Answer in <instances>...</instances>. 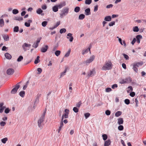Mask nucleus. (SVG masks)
<instances>
[{
	"mask_svg": "<svg viewBox=\"0 0 146 146\" xmlns=\"http://www.w3.org/2000/svg\"><path fill=\"white\" fill-rule=\"evenodd\" d=\"M117 120V123L119 125H120L123 123V120L122 118H119Z\"/></svg>",
	"mask_w": 146,
	"mask_h": 146,
	"instance_id": "nucleus-14",
	"label": "nucleus"
},
{
	"mask_svg": "<svg viewBox=\"0 0 146 146\" xmlns=\"http://www.w3.org/2000/svg\"><path fill=\"white\" fill-rule=\"evenodd\" d=\"M90 114L89 113H84V115L86 119H87L90 116Z\"/></svg>",
	"mask_w": 146,
	"mask_h": 146,
	"instance_id": "nucleus-44",
	"label": "nucleus"
},
{
	"mask_svg": "<svg viewBox=\"0 0 146 146\" xmlns=\"http://www.w3.org/2000/svg\"><path fill=\"white\" fill-rule=\"evenodd\" d=\"M126 83H129L132 81L131 78L130 77H127L124 79Z\"/></svg>",
	"mask_w": 146,
	"mask_h": 146,
	"instance_id": "nucleus-20",
	"label": "nucleus"
},
{
	"mask_svg": "<svg viewBox=\"0 0 146 146\" xmlns=\"http://www.w3.org/2000/svg\"><path fill=\"white\" fill-rule=\"evenodd\" d=\"M113 67L112 64L110 61H106L102 68V70H111Z\"/></svg>",
	"mask_w": 146,
	"mask_h": 146,
	"instance_id": "nucleus-1",
	"label": "nucleus"
},
{
	"mask_svg": "<svg viewBox=\"0 0 146 146\" xmlns=\"http://www.w3.org/2000/svg\"><path fill=\"white\" fill-rule=\"evenodd\" d=\"M12 13L13 14L16 15L19 13V11L17 9H14L13 10Z\"/></svg>",
	"mask_w": 146,
	"mask_h": 146,
	"instance_id": "nucleus-36",
	"label": "nucleus"
},
{
	"mask_svg": "<svg viewBox=\"0 0 146 146\" xmlns=\"http://www.w3.org/2000/svg\"><path fill=\"white\" fill-rule=\"evenodd\" d=\"M129 95L133 97L135 95V93L134 92H132L130 93Z\"/></svg>",
	"mask_w": 146,
	"mask_h": 146,
	"instance_id": "nucleus-60",
	"label": "nucleus"
},
{
	"mask_svg": "<svg viewBox=\"0 0 146 146\" xmlns=\"http://www.w3.org/2000/svg\"><path fill=\"white\" fill-rule=\"evenodd\" d=\"M95 58V56L94 55L92 56L89 59L84 61L83 62V64H86V65H88V64L92 62L94 60Z\"/></svg>",
	"mask_w": 146,
	"mask_h": 146,
	"instance_id": "nucleus-3",
	"label": "nucleus"
},
{
	"mask_svg": "<svg viewBox=\"0 0 146 146\" xmlns=\"http://www.w3.org/2000/svg\"><path fill=\"white\" fill-rule=\"evenodd\" d=\"M70 51H71L69 49L68 50V52H66V54H65V55L64 57H68L70 55Z\"/></svg>",
	"mask_w": 146,
	"mask_h": 146,
	"instance_id": "nucleus-43",
	"label": "nucleus"
},
{
	"mask_svg": "<svg viewBox=\"0 0 146 146\" xmlns=\"http://www.w3.org/2000/svg\"><path fill=\"white\" fill-rule=\"evenodd\" d=\"M2 36L4 40L5 41H7L9 40V37L8 35L5 34L3 35Z\"/></svg>",
	"mask_w": 146,
	"mask_h": 146,
	"instance_id": "nucleus-16",
	"label": "nucleus"
},
{
	"mask_svg": "<svg viewBox=\"0 0 146 146\" xmlns=\"http://www.w3.org/2000/svg\"><path fill=\"white\" fill-rule=\"evenodd\" d=\"M61 52L60 50H56L55 52V54L56 56H58L60 54Z\"/></svg>",
	"mask_w": 146,
	"mask_h": 146,
	"instance_id": "nucleus-37",
	"label": "nucleus"
},
{
	"mask_svg": "<svg viewBox=\"0 0 146 146\" xmlns=\"http://www.w3.org/2000/svg\"><path fill=\"white\" fill-rule=\"evenodd\" d=\"M10 111V110H9V108H7L5 109V112L6 113H8Z\"/></svg>",
	"mask_w": 146,
	"mask_h": 146,
	"instance_id": "nucleus-61",
	"label": "nucleus"
},
{
	"mask_svg": "<svg viewBox=\"0 0 146 146\" xmlns=\"http://www.w3.org/2000/svg\"><path fill=\"white\" fill-rule=\"evenodd\" d=\"M6 108V107L5 106H3V107H2L0 108V113H1L3 112L4 109Z\"/></svg>",
	"mask_w": 146,
	"mask_h": 146,
	"instance_id": "nucleus-59",
	"label": "nucleus"
},
{
	"mask_svg": "<svg viewBox=\"0 0 146 146\" xmlns=\"http://www.w3.org/2000/svg\"><path fill=\"white\" fill-rule=\"evenodd\" d=\"M28 22H26L25 23V25L26 27H29L30 26V23H31L32 22V21L31 20L29 19L28 20Z\"/></svg>",
	"mask_w": 146,
	"mask_h": 146,
	"instance_id": "nucleus-13",
	"label": "nucleus"
},
{
	"mask_svg": "<svg viewBox=\"0 0 146 146\" xmlns=\"http://www.w3.org/2000/svg\"><path fill=\"white\" fill-rule=\"evenodd\" d=\"M19 95L21 97L23 98L25 95V92L24 91H21L19 93Z\"/></svg>",
	"mask_w": 146,
	"mask_h": 146,
	"instance_id": "nucleus-26",
	"label": "nucleus"
},
{
	"mask_svg": "<svg viewBox=\"0 0 146 146\" xmlns=\"http://www.w3.org/2000/svg\"><path fill=\"white\" fill-rule=\"evenodd\" d=\"M48 48V46L47 45H46L44 47H42L41 48V52L44 53L45 52L47 51Z\"/></svg>",
	"mask_w": 146,
	"mask_h": 146,
	"instance_id": "nucleus-10",
	"label": "nucleus"
},
{
	"mask_svg": "<svg viewBox=\"0 0 146 146\" xmlns=\"http://www.w3.org/2000/svg\"><path fill=\"white\" fill-rule=\"evenodd\" d=\"M31 45L30 44H27L26 43H24L22 45V48L24 51H26L27 50H29L28 47H30Z\"/></svg>",
	"mask_w": 146,
	"mask_h": 146,
	"instance_id": "nucleus-5",
	"label": "nucleus"
},
{
	"mask_svg": "<svg viewBox=\"0 0 146 146\" xmlns=\"http://www.w3.org/2000/svg\"><path fill=\"white\" fill-rule=\"evenodd\" d=\"M104 20L106 21H110L111 20V17L110 16H107L105 17Z\"/></svg>",
	"mask_w": 146,
	"mask_h": 146,
	"instance_id": "nucleus-19",
	"label": "nucleus"
},
{
	"mask_svg": "<svg viewBox=\"0 0 146 146\" xmlns=\"http://www.w3.org/2000/svg\"><path fill=\"white\" fill-rule=\"evenodd\" d=\"M5 57L8 59H10L12 57L11 55L9 53H7L5 54Z\"/></svg>",
	"mask_w": 146,
	"mask_h": 146,
	"instance_id": "nucleus-23",
	"label": "nucleus"
},
{
	"mask_svg": "<svg viewBox=\"0 0 146 146\" xmlns=\"http://www.w3.org/2000/svg\"><path fill=\"white\" fill-rule=\"evenodd\" d=\"M139 31L138 27L137 26H135L133 27V31L134 32H137Z\"/></svg>",
	"mask_w": 146,
	"mask_h": 146,
	"instance_id": "nucleus-33",
	"label": "nucleus"
},
{
	"mask_svg": "<svg viewBox=\"0 0 146 146\" xmlns=\"http://www.w3.org/2000/svg\"><path fill=\"white\" fill-rule=\"evenodd\" d=\"M142 38V36L140 35H137L136 36V38H137V42L139 43L140 42V39H141Z\"/></svg>",
	"mask_w": 146,
	"mask_h": 146,
	"instance_id": "nucleus-17",
	"label": "nucleus"
},
{
	"mask_svg": "<svg viewBox=\"0 0 146 146\" xmlns=\"http://www.w3.org/2000/svg\"><path fill=\"white\" fill-rule=\"evenodd\" d=\"M69 8L68 7L63 8L61 11L60 13V17L62 18L63 17L66 15L68 13Z\"/></svg>",
	"mask_w": 146,
	"mask_h": 146,
	"instance_id": "nucleus-2",
	"label": "nucleus"
},
{
	"mask_svg": "<svg viewBox=\"0 0 146 146\" xmlns=\"http://www.w3.org/2000/svg\"><path fill=\"white\" fill-rule=\"evenodd\" d=\"M112 90V89L110 88H107L106 89V92H108Z\"/></svg>",
	"mask_w": 146,
	"mask_h": 146,
	"instance_id": "nucleus-55",
	"label": "nucleus"
},
{
	"mask_svg": "<svg viewBox=\"0 0 146 146\" xmlns=\"http://www.w3.org/2000/svg\"><path fill=\"white\" fill-rule=\"evenodd\" d=\"M102 137H103V140L105 141L108 138L107 135L106 134L102 135Z\"/></svg>",
	"mask_w": 146,
	"mask_h": 146,
	"instance_id": "nucleus-45",
	"label": "nucleus"
},
{
	"mask_svg": "<svg viewBox=\"0 0 146 146\" xmlns=\"http://www.w3.org/2000/svg\"><path fill=\"white\" fill-rule=\"evenodd\" d=\"M66 31V30L64 28L62 29H60V33L61 34H62L64 33H65Z\"/></svg>",
	"mask_w": 146,
	"mask_h": 146,
	"instance_id": "nucleus-38",
	"label": "nucleus"
},
{
	"mask_svg": "<svg viewBox=\"0 0 146 146\" xmlns=\"http://www.w3.org/2000/svg\"><path fill=\"white\" fill-rule=\"evenodd\" d=\"M92 0H86L85 1V3L87 5H90L92 3Z\"/></svg>",
	"mask_w": 146,
	"mask_h": 146,
	"instance_id": "nucleus-39",
	"label": "nucleus"
},
{
	"mask_svg": "<svg viewBox=\"0 0 146 146\" xmlns=\"http://www.w3.org/2000/svg\"><path fill=\"white\" fill-rule=\"evenodd\" d=\"M4 25V21L3 19L0 20V27H3Z\"/></svg>",
	"mask_w": 146,
	"mask_h": 146,
	"instance_id": "nucleus-31",
	"label": "nucleus"
},
{
	"mask_svg": "<svg viewBox=\"0 0 146 146\" xmlns=\"http://www.w3.org/2000/svg\"><path fill=\"white\" fill-rule=\"evenodd\" d=\"M113 5L112 4H110L107 5L106 7V8L107 9L113 7Z\"/></svg>",
	"mask_w": 146,
	"mask_h": 146,
	"instance_id": "nucleus-62",
	"label": "nucleus"
},
{
	"mask_svg": "<svg viewBox=\"0 0 146 146\" xmlns=\"http://www.w3.org/2000/svg\"><path fill=\"white\" fill-rule=\"evenodd\" d=\"M135 107H137L138 106V101L137 98H136L135 99Z\"/></svg>",
	"mask_w": 146,
	"mask_h": 146,
	"instance_id": "nucleus-54",
	"label": "nucleus"
},
{
	"mask_svg": "<svg viewBox=\"0 0 146 146\" xmlns=\"http://www.w3.org/2000/svg\"><path fill=\"white\" fill-rule=\"evenodd\" d=\"M47 22L46 21H44L42 23V25L44 27H45L47 24Z\"/></svg>",
	"mask_w": 146,
	"mask_h": 146,
	"instance_id": "nucleus-50",
	"label": "nucleus"
},
{
	"mask_svg": "<svg viewBox=\"0 0 146 146\" xmlns=\"http://www.w3.org/2000/svg\"><path fill=\"white\" fill-rule=\"evenodd\" d=\"M106 114L107 115H109L110 114V111L109 110H107L105 112Z\"/></svg>",
	"mask_w": 146,
	"mask_h": 146,
	"instance_id": "nucleus-58",
	"label": "nucleus"
},
{
	"mask_svg": "<svg viewBox=\"0 0 146 146\" xmlns=\"http://www.w3.org/2000/svg\"><path fill=\"white\" fill-rule=\"evenodd\" d=\"M19 31V27L18 26H15L13 28V32H17Z\"/></svg>",
	"mask_w": 146,
	"mask_h": 146,
	"instance_id": "nucleus-30",
	"label": "nucleus"
},
{
	"mask_svg": "<svg viewBox=\"0 0 146 146\" xmlns=\"http://www.w3.org/2000/svg\"><path fill=\"white\" fill-rule=\"evenodd\" d=\"M85 14L86 15H88L91 14L90 10V8H88L86 9L85 10Z\"/></svg>",
	"mask_w": 146,
	"mask_h": 146,
	"instance_id": "nucleus-15",
	"label": "nucleus"
},
{
	"mask_svg": "<svg viewBox=\"0 0 146 146\" xmlns=\"http://www.w3.org/2000/svg\"><path fill=\"white\" fill-rule=\"evenodd\" d=\"M23 59V57L22 56H20L17 59V61L19 62L21 61Z\"/></svg>",
	"mask_w": 146,
	"mask_h": 146,
	"instance_id": "nucleus-40",
	"label": "nucleus"
},
{
	"mask_svg": "<svg viewBox=\"0 0 146 146\" xmlns=\"http://www.w3.org/2000/svg\"><path fill=\"white\" fill-rule=\"evenodd\" d=\"M96 73V72L94 70H91L90 72L88 73L87 75L88 78H89L90 77H92L94 76V74Z\"/></svg>",
	"mask_w": 146,
	"mask_h": 146,
	"instance_id": "nucleus-6",
	"label": "nucleus"
},
{
	"mask_svg": "<svg viewBox=\"0 0 146 146\" xmlns=\"http://www.w3.org/2000/svg\"><path fill=\"white\" fill-rule=\"evenodd\" d=\"M80 7H75L74 9V11L76 13L80 11Z\"/></svg>",
	"mask_w": 146,
	"mask_h": 146,
	"instance_id": "nucleus-32",
	"label": "nucleus"
},
{
	"mask_svg": "<svg viewBox=\"0 0 146 146\" xmlns=\"http://www.w3.org/2000/svg\"><path fill=\"white\" fill-rule=\"evenodd\" d=\"M124 102L126 104L128 105L130 103V100L128 99H126L124 100Z\"/></svg>",
	"mask_w": 146,
	"mask_h": 146,
	"instance_id": "nucleus-46",
	"label": "nucleus"
},
{
	"mask_svg": "<svg viewBox=\"0 0 146 146\" xmlns=\"http://www.w3.org/2000/svg\"><path fill=\"white\" fill-rule=\"evenodd\" d=\"M142 64L143 63L141 62L135 63L133 64L134 66H136L137 67H139V66H142Z\"/></svg>",
	"mask_w": 146,
	"mask_h": 146,
	"instance_id": "nucleus-22",
	"label": "nucleus"
},
{
	"mask_svg": "<svg viewBox=\"0 0 146 146\" xmlns=\"http://www.w3.org/2000/svg\"><path fill=\"white\" fill-rule=\"evenodd\" d=\"M44 119L40 117L38 121V127L41 129L42 128V125H41V123L44 121Z\"/></svg>",
	"mask_w": 146,
	"mask_h": 146,
	"instance_id": "nucleus-7",
	"label": "nucleus"
},
{
	"mask_svg": "<svg viewBox=\"0 0 146 146\" xmlns=\"http://www.w3.org/2000/svg\"><path fill=\"white\" fill-rule=\"evenodd\" d=\"M46 109L44 111L42 115L41 116V117H40L44 119L45 114L46 113Z\"/></svg>",
	"mask_w": 146,
	"mask_h": 146,
	"instance_id": "nucleus-48",
	"label": "nucleus"
},
{
	"mask_svg": "<svg viewBox=\"0 0 146 146\" xmlns=\"http://www.w3.org/2000/svg\"><path fill=\"white\" fill-rule=\"evenodd\" d=\"M122 55H123L124 57L125 58V59L126 60H128L129 59V57L127 55L124 53L122 54Z\"/></svg>",
	"mask_w": 146,
	"mask_h": 146,
	"instance_id": "nucleus-41",
	"label": "nucleus"
},
{
	"mask_svg": "<svg viewBox=\"0 0 146 146\" xmlns=\"http://www.w3.org/2000/svg\"><path fill=\"white\" fill-rule=\"evenodd\" d=\"M122 114V112L120 111H118L115 114V115L116 117H118Z\"/></svg>",
	"mask_w": 146,
	"mask_h": 146,
	"instance_id": "nucleus-28",
	"label": "nucleus"
},
{
	"mask_svg": "<svg viewBox=\"0 0 146 146\" xmlns=\"http://www.w3.org/2000/svg\"><path fill=\"white\" fill-rule=\"evenodd\" d=\"M58 8L56 5H55L52 7V11L55 12H57L58 11Z\"/></svg>",
	"mask_w": 146,
	"mask_h": 146,
	"instance_id": "nucleus-21",
	"label": "nucleus"
},
{
	"mask_svg": "<svg viewBox=\"0 0 146 146\" xmlns=\"http://www.w3.org/2000/svg\"><path fill=\"white\" fill-rule=\"evenodd\" d=\"M60 24V21L57 22L56 23V25L54 26L55 27V28H56L58 25H59Z\"/></svg>",
	"mask_w": 146,
	"mask_h": 146,
	"instance_id": "nucleus-64",
	"label": "nucleus"
},
{
	"mask_svg": "<svg viewBox=\"0 0 146 146\" xmlns=\"http://www.w3.org/2000/svg\"><path fill=\"white\" fill-rule=\"evenodd\" d=\"M19 82L15 86V87L13 89L11 92V93L12 94H15L17 91L18 89L19 88L20 86L18 84L20 83Z\"/></svg>",
	"mask_w": 146,
	"mask_h": 146,
	"instance_id": "nucleus-4",
	"label": "nucleus"
},
{
	"mask_svg": "<svg viewBox=\"0 0 146 146\" xmlns=\"http://www.w3.org/2000/svg\"><path fill=\"white\" fill-rule=\"evenodd\" d=\"M37 71L38 72L37 73L38 74H40L42 72V70L40 68H37Z\"/></svg>",
	"mask_w": 146,
	"mask_h": 146,
	"instance_id": "nucleus-53",
	"label": "nucleus"
},
{
	"mask_svg": "<svg viewBox=\"0 0 146 146\" xmlns=\"http://www.w3.org/2000/svg\"><path fill=\"white\" fill-rule=\"evenodd\" d=\"M66 5V3L65 1H63L60 3V4L56 5L59 9L65 6Z\"/></svg>",
	"mask_w": 146,
	"mask_h": 146,
	"instance_id": "nucleus-9",
	"label": "nucleus"
},
{
	"mask_svg": "<svg viewBox=\"0 0 146 146\" xmlns=\"http://www.w3.org/2000/svg\"><path fill=\"white\" fill-rule=\"evenodd\" d=\"M111 143V141L110 139H108L107 141H106L105 142L104 145H106L109 146L110 145Z\"/></svg>",
	"mask_w": 146,
	"mask_h": 146,
	"instance_id": "nucleus-27",
	"label": "nucleus"
},
{
	"mask_svg": "<svg viewBox=\"0 0 146 146\" xmlns=\"http://www.w3.org/2000/svg\"><path fill=\"white\" fill-rule=\"evenodd\" d=\"M118 128L119 130L122 131L123 129V127L122 125H120L118 127Z\"/></svg>",
	"mask_w": 146,
	"mask_h": 146,
	"instance_id": "nucleus-49",
	"label": "nucleus"
},
{
	"mask_svg": "<svg viewBox=\"0 0 146 146\" xmlns=\"http://www.w3.org/2000/svg\"><path fill=\"white\" fill-rule=\"evenodd\" d=\"M128 88L129 89V90H127V92H130V91H132L133 90V88H132V87L131 86H129L128 87Z\"/></svg>",
	"mask_w": 146,
	"mask_h": 146,
	"instance_id": "nucleus-57",
	"label": "nucleus"
},
{
	"mask_svg": "<svg viewBox=\"0 0 146 146\" xmlns=\"http://www.w3.org/2000/svg\"><path fill=\"white\" fill-rule=\"evenodd\" d=\"M14 19L16 20H17L19 21H22L23 20V18L21 17H15Z\"/></svg>",
	"mask_w": 146,
	"mask_h": 146,
	"instance_id": "nucleus-24",
	"label": "nucleus"
},
{
	"mask_svg": "<svg viewBox=\"0 0 146 146\" xmlns=\"http://www.w3.org/2000/svg\"><path fill=\"white\" fill-rule=\"evenodd\" d=\"M8 141V138L5 137L2 139L1 140V141L3 143L5 144L6 143V141Z\"/></svg>",
	"mask_w": 146,
	"mask_h": 146,
	"instance_id": "nucleus-34",
	"label": "nucleus"
},
{
	"mask_svg": "<svg viewBox=\"0 0 146 146\" xmlns=\"http://www.w3.org/2000/svg\"><path fill=\"white\" fill-rule=\"evenodd\" d=\"M67 38L69 39V41L70 42H72L73 39V37L72 36V34L70 33H69L67 35Z\"/></svg>",
	"mask_w": 146,
	"mask_h": 146,
	"instance_id": "nucleus-11",
	"label": "nucleus"
},
{
	"mask_svg": "<svg viewBox=\"0 0 146 146\" xmlns=\"http://www.w3.org/2000/svg\"><path fill=\"white\" fill-rule=\"evenodd\" d=\"M40 60L39 59H36L34 63L35 64H37L38 63L40 62Z\"/></svg>",
	"mask_w": 146,
	"mask_h": 146,
	"instance_id": "nucleus-63",
	"label": "nucleus"
},
{
	"mask_svg": "<svg viewBox=\"0 0 146 146\" xmlns=\"http://www.w3.org/2000/svg\"><path fill=\"white\" fill-rule=\"evenodd\" d=\"M81 104H82L81 102V101H80L77 104H76V106L77 107H76L79 108L80 107Z\"/></svg>",
	"mask_w": 146,
	"mask_h": 146,
	"instance_id": "nucleus-52",
	"label": "nucleus"
},
{
	"mask_svg": "<svg viewBox=\"0 0 146 146\" xmlns=\"http://www.w3.org/2000/svg\"><path fill=\"white\" fill-rule=\"evenodd\" d=\"M47 6L46 5H42L41 8L43 10L46 9L47 8Z\"/></svg>",
	"mask_w": 146,
	"mask_h": 146,
	"instance_id": "nucleus-56",
	"label": "nucleus"
},
{
	"mask_svg": "<svg viewBox=\"0 0 146 146\" xmlns=\"http://www.w3.org/2000/svg\"><path fill=\"white\" fill-rule=\"evenodd\" d=\"M36 13L38 14H40L42 16L44 15V13H42L43 12V11L40 9L38 8L36 11Z\"/></svg>",
	"mask_w": 146,
	"mask_h": 146,
	"instance_id": "nucleus-12",
	"label": "nucleus"
},
{
	"mask_svg": "<svg viewBox=\"0 0 146 146\" xmlns=\"http://www.w3.org/2000/svg\"><path fill=\"white\" fill-rule=\"evenodd\" d=\"M67 68H66L64 71L62 72L61 73V74H60V77H62V76H64V75H65V73H66V71H67Z\"/></svg>",
	"mask_w": 146,
	"mask_h": 146,
	"instance_id": "nucleus-35",
	"label": "nucleus"
},
{
	"mask_svg": "<svg viewBox=\"0 0 146 146\" xmlns=\"http://www.w3.org/2000/svg\"><path fill=\"white\" fill-rule=\"evenodd\" d=\"M90 48L89 47L88 49L83 50L82 52V54L83 55H84L85 54L87 53L89 51H90Z\"/></svg>",
	"mask_w": 146,
	"mask_h": 146,
	"instance_id": "nucleus-18",
	"label": "nucleus"
},
{
	"mask_svg": "<svg viewBox=\"0 0 146 146\" xmlns=\"http://www.w3.org/2000/svg\"><path fill=\"white\" fill-rule=\"evenodd\" d=\"M85 17V15L83 14H80L79 16V19L80 20H82Z\"/></svg>",
	"mask_w": 146,
	"mask_h": 146,
	"instance_id": "nucleus-29",
	"label": "nucleus"
},
{
	"mask_svg": "<svg viewBox=\"0 0 146 146\" xmlns=\"http://www.w3.org/2000/svg\"><path fill=\"white\" fill-rule=\"evenodd\" d=\"M14 72L13 69L11 68H9L7 69V73L8 75H11L13 74Z\"/></svg>",
	"mask_w": 146,
	"mask_h": 146,
	"instance_id": "nucleus-8",
	"label": "nucleus"
},
{
	"mask_svg": "<svg viewBox=\"0 0 146 146\" xmlns=\"http://www.w3.org/2000/svg\"><path fill=\"white\" fill-rule=\"evenodd\" d=\"M40 96V95H39L38 94L37 96L35 101V103H36V104L38 103L39 101V98Z\"/></svg>",
	"mask_w": 146,
	"mask_h": 146,
	"instance_id": "nucleus-25",
	"label": "nucleus"
},
{
	"mask_svg": "<svg viewBox=\"0 0 146 146\" xmlns=\"http://www.w3.org/2000/svg\"><path fill=\"white\" fill-rule=\"evenodd\" d=\"M133 69L135 72H137L138 70L137 67L134 66L133 65Z\"/></svg>",
	"mask_w": 146,
	"mask_h": 146,
	"instance_id": "nucleus-47",
	"label": "nucleus"
},
{
	"mask_svg": "<svg viewBox=\"0 0 146 146\" xmlns=\"http://www.w3.org/2000/svg\"><path fill=\"white\" fill-rule=\"evenodd\" d=\"M73 111L76 113H77L78 112L79 110L78 108L76 107H74L73 109Z\"/></svg>",
	"mask_w": 146,
	"mask_h": 146,
	"instance_id": "nucleus-42",
	"label": "nucleus"
},
{
	"mask_svg": "<svg viewBox=\"0 0 146 146\" xmlns=\"http://www.w3.org/2000/svg\"><path fill=\"white\" fill-rule=\"evenodd\" d=\"M115 21H112L110 22L109 24V26L111 27L115 25Z\"/></svg>",
	"mask_w": 146,
	"mask_h": 146,
	"instance_id": "nucleus-51",
	"label": "nucleus"
}]
</instances>
